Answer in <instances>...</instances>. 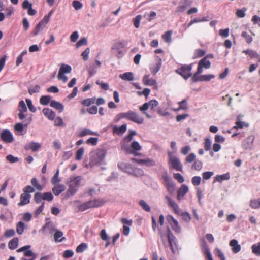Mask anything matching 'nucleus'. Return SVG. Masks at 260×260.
Segmentation results:
<instances>
[{
	"instance_id": "aec40b11",
	"label": "nucleus",
	"mask_w": 260,
	"mask_h": 260,
	"mask_svg": "<svg viewBox=\"0 0 260 260\" xmlns=\"http://www.w3.org/2000/svg\"><path fill=\"white\" fill-rule=\"evenodd\" d=\"M127 130L126 124H124L118 127L117 125H115L113 128V133L114 134H117L118 135H122Z\"/></svg>"
},
{
	"instance_id": "39448f33",
	"label": "nucleus",
	"mask_w": 260,
	"mask_h": 260,
	"mask_svg": "<svg viewBox=\"0 0 260 260\" xmlns=\"http://www.w3.org/2000/svg\"><path fill=\"white\" fill-rule=\"evenodd\" d=\"M169 165L170 169H174L176 171L182 172V165L179 158L173 155L172 152L168 151Z\"/></svg>"
},
{
	"instance_id": "680f3d73",
	"label": "nucleus",
	"mask_w": 260,
	"mask_h": 260,
	"mask_svg": "<svg viewBox=\"0 0 260 260\" xmlns=\"http://www.w3.org/2000/svg\"><path fill=\"white\" fill-rule=\"evenodd\" d=\"M34 200L36 203H40L43 200V194L40 192H37L34 194Z\"/></svg>"
},
{
	"instance_id": "a18cd8bd",
	"label": "nucleus",
	"mask_w": 260,
	"mask_h": 260,
	"mask_svg": "<svg viewBox=\"0 0 260 260\" xmlns=\"http://www.w3.org/2000/svg\"><path fill=\"white\" fill-rule=\"evenodd\" d=\"M199 63L205 69H209L211 67V62L209 60H207L206 58H203L200 60Z\"/></svg>"
},
{
	"instance_id": "412c9836",
	"label": "nucleus",
	"mask_w": 260,
	"mask_h": 260,
	"mask_svg": "<svg viewBox=\"0 0 260 260\" xmlns=\"http://www.w3.org/2000/svg\"><path fill=\"white\" fill-rule=\"evenodd\" d=\"M157 59L158 61L156 64H152L150 68V71L153 75H155L160 70L162 65L161 59L158 56L157 57Z\"/></svg>"
},
{
	"instance_id": "f3484780",
	"label": "nucleus",
	"mask_w": 260,
	"mask_h": 260,
	"mask_svg": "<svg viewBox=\"0 0 260 260\" xmlns=\"http://www.w3.org/2000/svg\"><path fill=\"white\" fill-rule=\"evenodd\" d=\"M118 167L123 172L130 174L132 171L133 166L131 164L121 162L118 164Z\"/></svg>"
},
{
	"instance_id": "bb28decb",
	"label": "nucleus",
	"mask_w": 260,
	"mask_h": 260,
	"mask_svg": "<svg viewBox=\"0 0 260 260\" xmlns=\"http://www.w3.org/2000/svg\"><path fill=\"white\" fill-rule=\"evenodd\" d=\"M63 232L58 230H56L54 234V239L55 242H61L66 240V238L63 237Z\"/></svg>"
},
{
	"instance_id": "72a5a7b5",
	"label": "nucleus",
	"mask_w": 260,
	"mask_h": 260,
	"mask_svg": "<svg viewBox=\"0 0 260 260\" xmlns=\"http://www.w3.org/2000/svg\"><path fill=\"white\" fill-rule=\"evenodd\" d=\"M30 183L34 188L40 191L43 190V186L39 183L37 179L35 177L32 178L31 179Z\"/></svg>"
},
{
	"instance_id": "a878e982",
	"label": "nucleus",
	"mask_w": 260,
	"mask_h": 260,
	"mask_svg": "<svg viewBox=\"0 0 260 260\" xmlns=\"http://www.w3.org/2000/svg\"><path fill=\"white\" fill-rule=\"evenodd\" d=\"M66 189V187L63 184H59L55 185L52 189L53 193L55 196H58Z\"/></svg>"
},
{
	"instance_id": "37998d69",
	"label": "nucleus",
	"mask_w": 260,
	"mask_h": 260,
	"mask_svg": "<svg viewBox=\"0 0 260 260\" xmlns=\"http://www.w3.org/2000/svg\"><path fill=\"white\" fill-rule=\"evenodd\" d=\"M144 171L142 169L140 168H137L134 167L132 169V171L131 172L130 174L133 175L134 176L137 177H140L143 175Z\"/></svg>"
},
{
	"instance_id": "f8f14e48",
	"label": "nucleus",
	"mask_w": 260,
	"mask_h": 260,
	"mask_svg": "<svg viewBox=\"0 0 260 260\" xmlns=\"http://www.w3.org/2000/svg\"><path fill=\"white\" fill-rule=\"evenodd\" d=\"M165 198L167 201L168 206L173 209L174 213L179 215L180 210L177 204L169 196H166Z\"/></svg>"
},
{
	"instance_id": "5701e85b",
	"label": "nucleus",
	"mask_w": 260,
	"mask_h": 260,
	"mask_svg": "<svg viewBox=\"0 0 260 260\" xmlns=\"http://www.w3.org/2000/svg\"><path fill=\"white\" fill-rule=\"evenodd\" d=\"M44 115L50 120H53L55 117V113L51 109L45 108L43 109Z\"/></svg>"
},
{
	"instance_id": "13d9d810",
	"label": "nucleus",
	"mask_w": 260,
	"mask_h": 260,
	"mask_svg": "<svg viewBox=\"0 0 260 260\" xmlns=\"http://www.w3.org/2000/svg\"><path fill=\"white\" fill-rule=\"evenodd\" d=\"M179 107L176 110H186L187 108V101L186 99H183L182 101L178 102Z\"/></svg>"
},
{
	"instance_id": "2f4dec72",
	"label": "nucleus",
	"mask_w": 260,
	"mask_h": 260,
	"mask_svg": "<svg viewBox=\"0 0 260 260\" xmlns=\"http://www.w3.org/2000/svg\"><path fill=\"white\" fill-rule=\"evenodd\" d=\"M50 106L58 110L59 112H62L64 109V106L63 104L55 100H52L50 101Z\"/></svg>"
},
{
	"instance_id": "a19ab883",
	"label": "nucleus",
	"mask_w": 260,
	"mask_h": 260,
	"mask_svg": "<svg viewBox=\"0 0 260 260\" xmlns=\"http://www.w3.org/2000/svg\"><path fill=\"white\" fill-rule=\"evenodd\" d=\"M72 70V68L70 66L63 64L61 66L59 72L62 74L70 73Z\"/></svg>"
},
{
	"instance_id": "09e8293b",
	"label": "nucleus",
	"mask_w": 260,
	"mask_h": 260,
	"mask_svg": "<svg viewBox=\"0 0 260 260\" xmlns=\"http://www.w3.org/2000/svg\"><path fill=\"white\" fill-rule=\"evenodd\" d=\"M139 205L145 211L149 212L151 211V207L144 200H141L139 201Z\"/></svg>"
},
{
	"instance_id": "4be33fe9",
	"label": "nucleus",
	"mask_w": 260,
	"mask_h": 260,
	"mask_svg": "<svg viewBox=\"0 0 260 260\" xmlns=\"http://www.w3.org/2000/svg\"><path fill=\"white\" fill-rule=\"evenodd\" d=\"M31 196L29 194L24 193V192L20 196V201L18 204V206H22L30 203Z\"/></svg>"
},
{
	"instance_id": "79ce46f5",
	"label": "nucleus",
	"mask_w": 260,
	"mask_h": 260,
	"mask_svg": "<svg viewBox=\"0 0 260 260\" xmlns=\"http://www.w3.org/2000/svg\"><path fill=\"white\" fill-rule=\"evenodd\" d=\"M98 135V133L96 132H93L90 129H83L80 131V132L79 134V136L80 137H84L86 135Z\"/></svg>"
},
{
	"instance_id": "7ed1b4c3",
	"label": "nucleus",
	"mask_w": 260,
	"mask_h": 260,
	"mask_svg": "<svg viewBox=\"0 0 260 260\" xmlns=\"http://www.w3.org/2000/svg\"><path fill=\"white\" fill-rule=\"evenodd\" d=\"M82 180L81 176H71L68 181L69 188L67 190V194L69 196L74 195L78 190Z\"/></svg>"
},
{
	"instance_id": "6e6552de",
	"label": "nucleus",
	"mask_w": 260,
	"mask_h": 260,
	"mask_svg": "<svg viewBox=\"0 0 260 260\" xmlns=\"http://www.w3.org/2000/svg\"><path fill=\"white\" fill-rule=\"evenodd\" d=\"M125 44L124 42H118L114 43L112 47V49L116 54L118 58H121L124 55V48Z\"/></svg>"
},
{
	"instance_id": "2eb2a0df",
	"label": "nucleus",
	"mask_w": 260,
	"mask_h": 260,
	"mask_svg": "<svg viewBox=\"0 0 260 260\" xmlns=\"http://www.w3.org/2000/svg\"><path fill=\"white\" fill-rule=\"evenodd\" d=\"M45 19H42L36 26L34 30L32 31V34L34 36H37L39 32L42 31L45 27L46 24L48 23Z\"/></svg>"
},
{
	"instance_id": "0eeeda50",
	"label": "nucleus",
	"mask_w": 260,
	"mask_h": 260,
	"mask_svg": "<svg viewBox=\"0 0 260 260\" xmlns=\"http://www.w3.org/2000/svg\"><path fill=\"white\" fill-rule=\"evenodd\" d=\"M162 179L165 182V186L170 194H173L175 191V184L171 177L168 176L167 172L162 174Z\"/></svg>"
},
{
	"instance_id": "de8ad7c7",
	"label": "nucleus",
	"mask_w": 260,
	"mask_h": 260,
	"mask_svg": "<svg viewBox=\"0 0 260 260\" xmlns=\"http://www.w3.org/2000/svg\"><path fill=\"white\" fill-rule=\"evenodd\" d=\"M51 101V97L49 95H43L40 99V103L42 105H47Z\"/></svg>"
},
{
	"instance_id": "e433bc0d",
	"label": "nucleus",
	"mask_w": 260,
	"mask_h": 260,
	"mask_svg": "<svg viewBox=\"0 0 260 260\" xmlns=\"http://www.w3.org/2000/svg\"><path fill=\"white\" fill-rule=\"evenodd\" d=\"M244 126L248 127V124L246 123L240 121V116L237 117V120L235 122V125L233 127V128L236 129H242Z\"/></svg>"
},
{
	"instance_id": "473e14b6",
	"label": "nucleus",
	"mask_w": 260,
	"mask_h": 260,
	"mask_svg": "<svg viewBox=\"0 0 260 260\" xmlns=\"http://www.w3.org/2000/svg\"><path fill=\"white\" fill-rule=\"evenodd\" d=\"M156 161L152 159L149 158H146L145 159H142L141 165L146 166L147 167H153L156 166Z\"/></svg>"
},
{
	"instance_id": "b1692460",
	"label": "nucleus",
	"mask_w": 260,
	"mask_h": 260,
	"mask_svg": "<svg viewBox=\"0 0 260 260\" xmlns=\"http://www.w3.org/2000/svg\"><path fill=\"white\" fill-rule=\"evenodd\" d=\"M41 145L37 143L32 142L29 143L25 145V149L26 150H28L29 149L31 150L32 151L35 152L39 150L40 148Z\"/></svg>"
},
{
	"instance_id": "ea45409f",
	"label": "nucleus",
	"mask_w": 260,
	"mask_h": 260,
	"mask_svg": "<svg viewBox=\"0 0 260 260\" xmlns=\"http://www.w3.org/2000/svg\"><path fill=\"white\" fill-rule=\"evenodd\" d=\"M136 135V132L134 130H129L128 134L125 136L123 139V141L125 143H128L133 139V136Z\"/></svg>"
},
{
	"instance_id": "338daca9",
	"label": "nucleus",
	"mask_w": 260,
	"mask_h": 260,
	"mask_svg": "<svg viewBox=\"0 0 260 260\" xmlns=\"http://www.w3.org/2000/svg\"><path fill=\"white\" fill-rule=\"evenodd\" d=\"M54 125L56 126H64V124L63 122L62 119L60 117H55L54 118Z\"/></svg>"
},
{
	"instance_id": "e2e57ef3",
	"label": "nucleus",
	"mask_w": 260,
	"mask_h": 260,
	"mask_svg": "<svg viewBox=\"0 0 260 260\" xmlns=\"http://www.w3.org/2000/svg\"><path fill=\"white\" fill-rule=\"evenodd\" d=\"M205 54V51L201 49H198L195 50V52L193 54V58H197L199 57H201L204 55Z\"/></svg>"
},
{
	"instance_id": "6ab92c4d",
	"label": "nucleus",
	"mask_w": 260,
	"mask_h": 260,
	"mask_svg": "<svg viewBox=\"0 0 260 260\" xmlns=\"http://www.w3.org/2000/svg\"><path fill=\"white\" fill-rule=\"evenodd\" d=\"M188 191V186L185 184L182 185L177 191V199L179 201L183 200L184 196L187 193Z\"/></svg>"
},
{
	"instance_id": "20e7f679",
	"label": "nucleus",
	"mask_w": 260,
	"mask_h": 260,
	"mask_svg": "<svg viewBox=\"0 0 260 260\" xmlns=\"http://www.w3.org/2000/svg\"><path fill=\"white\" fill-rule=\"evenodd\" d=\"M160 237L162 242L165 243V240L167 239L168 240L170 248L173 253L175 252V248L177 247V239L173 235L169 228L167 229V233H164L160 232Z\"/></svg>"
},
{
	"instance_id": "4468645a",
	"label": "nucleus",
	"mask_w": 260,
	"mask_h": 260,
	"mask_svg": "<svg viewBox=\"0 0 260 260\" xmlns=\"http://www.w3.org/2000/svg\"><path fill=\"white\" fill-rule=\"evenodd\" d=\"M101 66V62L99 60H96L94 63L89 64L87 67V69L90 76L91 77L94 75L97 72L98 69L100 68Z\"/></svg>"
},
{
	"instance_id": "9b49d317",
	"label": "nucleus",
	"mask_w": 260,
	"mask_h": 260,
	"mask_svg": "<svg viewBox=\"0 0 260 260\" xmlns=\"http://www.w3.org/2000/svg\"><path fill=\"white\" fill-rule=\"evenodd\" d=\"M1 139L6 143L13 142L14 137L11 132L8 129H4L1 133Z\"/></svg>"
},
{
	"instance_id": "bf43d9fd",
	"label": "nucleus",
	"mask_w": 260,
	"mask_h": 260,
	"mask_svg": "<svg viewBox=\"0 0 260 260\" xmlns=\"http://www.w3.org/2000/svg\"><path fill=\"white\" fill-rule=\"evenodd\" d=\"M87 248V244L85 243H82L77 246L76 251L77 253H81L85 251Z\"/></svg>"
},
{
	"instance_id": "ddd939ff",
	"label": "nucleus",
	"mask_w": 260,
	"mask_h": 260,
	"mask_svg": "<svg viewBox=\"0 0 260 260\" xmlns=\"http://www.w3.org/2000/svg\"><path fill=\"white\" fill-rule=\"evenodd\" d=\"M32 121L31 115L28 116V117L24 121V124H23L21 123H17L14 126V129L18 133H20L22 134V132L23 131L24 126L27 127V126L31 123Z\"/></svg>"
},
{
	"instance_id": "0e129e2a",
	"label": "nucleus",
	"mask_w": 260,
	"mask_h": 260,
	"mask_svg": "<svg viewBox=\"0 0 260 260\" xmlns=\"http://www.w3.org/2000/svg\"><path fill=\"white\" fill-rule=\"evenodd\" d=\"M95 99L94 98L86 99L82 101V104L86 106H89L90 105L94 103Z\"/></svg>"
},
{
	"instance_id": "c03bdc74",
	"label": "nucleus",
	"mask_w": 260,
	"mask_h": 260,
	"mask_svg": "<svg viewBox=\"0 0 260 260\" xmlns=\"http://www.w3.org/2000/svg\"><path fill=\"white\" fill-rule=\"evenodd\" d=\"M59 174V169H57L56 171V172L55 173L54 175H53V177L52 178L51 180V182L52 184L55 185L57 183L60 182V179L59 178L58 176Z\"/></svg>"
},
{
	"instance_id": "7c9ffc66",
	"label": "nucleus",
	"mask_w": 260,
	"mask_h": 260,
	"mask_svg": "<svg viewBox=\"0 0 260 260\" xmlns=\"http://www.w3.org/2000/svg\"><path fill=\"white\" fill-rule=\"evenodd\" d=\"M119 77L123 80L132 81L134 79V75L133 72H125L119 75Z\"/></svg>"
},
{
	"instance_id": "774afa93",
	"label": "nucleus",
	"mask_w": 260,
	"mask_h": 260,
	"mask_svg": "<svg viewBox=\"0 0 260 260\" xmlns=\"http://www.w3.org/2000/svg\"><path fill=\"white\" fill-rule=\"evenodd\" d=\"M44 200L51 201L53 199V196L50 192H44L42 193Z\"/></svg>"
},
{
	"instance_id": "1a4fd4ad",
	"label": "nucleus",
	"mask_w": 260,
	"mask_h": 260,
	"mask_svg": "<svg viewBox=\"0 0 260 260\" xmlns=\"http://www.w3.org/2000/svg\"><path fill=\"white\" fill-rule=\"evenodd\" d=\"M30 245L24 246L17 250V252H23V255L27 257H29L28 259L35 260L37 258V255L36 253L30 249Z\"/></svg>"
},
{
	"instance_id": "c85d7f7f",
	"label": "nucleus",
	"mask_w": 260,
	"mask_h": 260,
	"mask_svg": "<svg viewBox=\"0 0 260 260\" xmlns=\"http://www.w3.org/2000/svg\"><path fill=\"white\" fill-rule=\"evenodd\" d=\"M143 82L145 85L147 86H154L157 84L156 80L149 78V75H145L143 77Z\"/></svg>"
},
{
	"instance_id": "4d7b16f0",
	"label": "nucleus",
	"mask_w": 260,
	"mask_h": 260,
	"mask_svg": "<svg viewBox=\"0 0 260 260\" xmlns=\"http://www.w3.org/2000/svg\"><path fill=\"white\" fill-rule=\"evenodd\" d=\"M172 32L171 30H169L166 32L162 36V37L165 42L170 43L171 41V36Z\"/></svg>"
},
{
	"instance_id": "f704fd0d",
	"label": "nucleus",
	"mask_w": 260,
	"mask_h": 260,
	"mask_svg": "<svg viewBox=\"0 0 260 260\" xmlns=\"http://www.w3.org/2000/svg\"><path fill=\"white\" fill-rule=\"evenodd\" d=\"M149 108V106L148 102H146L143 104L142 106L139 108V110L147 117V118L150 119L152 118V116L148 113L147 110Z\"/></svg>"
},
{
	"instance_id": "864d4df0",
	"label": "nucleus",
	"mask_w": 260,
	"mask_h": 260,
	"mask_svg": "<svg viewBox=\"0 0 260 260\" xmlns=\"http://www.w3.org/2000/svg\"><path fill=\"white\" fill-rule=\"evenodd\" d=\"M40 87L39 85H32L30 86L28 88V93L32 95V94L35 93H38L40 91Z\"/></svg>"
},
{
	"instance_id": "603ef678",
	"label": "nucleus",
	"mask_w": 260,
	"mask_h": 260,
	"mask_svg": "<svg viewBox=\"0 0 260 260\" xmlns=\"http://www.w3.org/2000/svg\"><path fill=\"white\" fill-rule=\"evenodd\" d=\"M203 66H202L200 64L198 63V69L197 72L194 74L193 76H192L191 78V80L192 82L194 81V80L198 79L199 78V75L201 74L203 71Z\"/></svg>"
},
{
	"instance_id": "423d86ee",
	"label": "nucleus",
	"mask_w": 260,
	"mask_h": 260,
	"mask_svg": "<svg viewBox=\"0 0 260 260\" xmlns=\"http://www.w3.org/2000/svg\"><path fill=\"white\" fill-rule=\"evenodd\" d=\"M192 64L182 65L181 67L176 70V72L180 75L184 79L187 80L191 76V71L192 70Z\"/></svg>"
},
{
	"instance_id": "cd10ccee",
	"label": "nucleus",
	"mask_w": 260,
	"mask_h": 260,
	"mask_svg": "<svg viewBox=\"0 0 260 260\" xmlns=\"http://www.w3.org/2000/svg\"><path fill=\"white\" fill-rule=\"evenodd\" d=\"M214 78L215 76L212 74L203 75L199 76L198 79L194 80L193 82H197L199 81H209Z\"/></svg>"
},
{
	"instance_id": "393cba45",
	"label": "nucleus",
	"mask_w": 260,
	"mask_h": 260,
	"mask_svg": "<svg viewBox=\"0 0 260 260\" xmlns=\"http://www.w3.org/2000/svg\"><path fill=\"white\" fill-rule=\"evenodd\" d=\"M230 246L232 247V250L235 253H237L241 250V246L238 244L237 240H232L230 242Z\"/></svg>"
},
{
	"instance_id": "8fccbe9b",
	"label": "nucleus",
	"mask_w": 260,
	"mask_h": 260,
	"mask_svg": "<svg viewBox=\"0 0 260 260\" xmlns=\"http://www.w3.org/2000/svg\"><path fill=\"white\" fill-rule=\"evenodd\" d=\"M25 225L22 221H19L17 224L16 231L19 235H21L24 232Z\"/></svg>"
},
{
	"instance_id": "a211bd4d",
	"label": "nucleus",
	"mask_w": 260,
	"mask_h": 260,
	"mask_svg": "<svg viewBox=\"0 0 260 260\" xmlns=\"http://www.w3.org/2000/svg\"><path fill=\"white\" fill-rule=\"evenodd\" d=\"M41 230L44 232L48 231L49 234H51L57 229L52 221H48L43 226Z\"/></svg>"
},
{
	"instance_id": "49530a36",
	"label": "nucleus",
	"mask_w": 260,
	"mask_h": 260,
	"mask_svg": "<svg viewBox=\"0 0 260 260\" xmlns=\"http://www.w3.org/2000/svg\"><path fill=\"white\" fill-rule=\"evenodd\" d=\"M252 252L256 255L260 256V242L257 244H254L251 246Z\"/></svg>"
},
{
	"instance_id": "c756f323",
	"label": "nucleus",
	"mask_w": 260,
	"mask_h": 260,
	"mask_svg": "<svg viewBox=\"0 0 260 260\" xmlns=\"http://www.w3.org/2000/svg\"><path fill=\"white\" fill-rule=\"evenodd\" d=\"M242 52L245 53L246 55H248L251 58H257L258 62H260V55L258 54L256 51L250 49H248L243 50Z\"/></svg>"
},
{
	"instance_id": "f257e3e1",
	"label": "nucleus",
	"mask_w": 260,
	"mask_h": 260,
	"mask_svg": "<svg viewBox=\"0 0 260 260\" xmlns=\"http://www.w3.org/2000/svg\"><path fill=\"white\" fill-rule=\"evenodd\" d=\"M124 118L132 121L139 124L144 122V118L133 111H128L126 112H122L116 115L114 118L115 122H119L121 119Z\"/></svg>"
},
{
	"instance_id": "f03ea898",
	"label": "nucleus",
	"mask_w": 260,
	"mask_h": 260,
	"mask_svg": "<svg viewBox=\"0 0 260 260\" xmlns=\"http://www.w3.org/2000/svg\"><path fill=\"white\" fill-rule=\"evenodd\" d=\"M107 154V151L105 149H97L92 151L90 153V160L88 165H86L87 168L92 167L94 166L102 165Z\"/></svg>"
},
{
	"instance_id": "4c0bfd02",
	"label": "nucleus",
	"mask_w": 260,
	"mask_h": 260,
	"mask_svg": "<svg viewBox=\"0 0 260 260\" xmlns=\"http://www.w3.org/2000/svg\"><path fill=\"white\" fill-rule=\"evenodd\" d=\"M19 239L17 237H15L11 240L8 243V247L11 250L15 249L18 245Z\"/></svg>"
},
{
	"instance_id": "3c124183",
	"label": "nucleus",
	"mask_w": 260,
	"mask_h": 260,
	"mask_svg": "<svg viewBox=\"0 0 260 260\" xmlns=\"http://www.w3.org/2000/svg\"><path fill=\"white\" fill-rule=\"evenodd\" d=\"M18 111L19 112H26L27 111V107L23 100L19 102Z\"/></svg>"
},
{
	"instance_id": "58836bf2",
	"label": "nucleus",
	"mask_w": 260,
	"mask_h": 260,
	"mask_svg": "<svg viewBox=\"0 0 260 260\" xmlns=\"http://www.w3.org/2000/svg\"><path fill=\"white\" fill-rule=\"evenodd\" d=\"M230 176L229 173H226L220 175H217L214 179V182H222L223 180H228L230 179Z\"/></svg>"
},
{
	"instance_id": "052dcab7",
	"label": "nucleus",
	"mask_w": 260,
	"mask_h": 260,
	"mask_svg": "<svg viewBox=\"0 0 260 260\" xmlns=\"http://www.w3.org/2000/svg\"><path fill=\"white\" fill-rule=\"evenodd\" d=\"M142 18L141 15H138L133 19V22L136 28H138L140 26V21Z\"/></svg>"
},
{
	"instance_id": "69168bd1",
	"label": "nucleus",
	"mask_w": 260,
	"mask_h": 260,
	"mask_svg": "<svg viewBox=\"0 0 260 260\" xmlns=\"http://www.w3.org/2000/svg\"><path fill=\"white\" fill-rule=\"evenodd\" d=\"M246 8H243L241 9H238L237 10L236 14L239 18H243L245 16V12L246 11Z\"/></svg>"
},
{
	"instance_id": "6e6d98bb",
	"label": "nucleus",
	"mask_w": 260,
	"mask_h": 260,
	"mask_svg": "<svg viewBox=\"0 0 260 260\" xmlns=\"http://www.w3.org/2000/svg\"><path fill=\"white\" fill-rule=\"evenodd\" d=\"M204 252L207 258V260H213L212 255L205 242L204 243Z\"/></svg>"
},
{
	"instance_id": "c9c22d12",
	"label": "nucleus",
	"mask_w": 260,
	"mask_h": 260,
	"mask_svg": "<svg viewBox=\"0 0 260 260\" xmlns=\"http://www.w3.org/2000/svg\"><path fill=\"white\" fill-rule=\"evenodd\" d=\"M89 208H95L100 207L103 205V202L99 200H93L87 202Z\"/></svg>"
},
{
	"instance_id": "9d476101",
	"label": "nucleus",
	"mask_w": 260,
	"mask_h": 260,
	"mask_svg": "<svg viewBox=\"0 0 260 260\" xmlns=\"http://www.w3.org/2000/svg\"><path fill=\"white\" fill-rule=\"evenodd\" d=\"M167 220L169 224L171 226L172 230L177 233H180L181 228L179 225L178 222L172 215H169L167 216Z\"/></svg>"
},
{
	"instance_id": "5fc2aeb1",
	"label": "nucleus",
	"mask_w": 260,
	"mask_h": 260,
	"mask_svg": "<svg viewBox=\"0 0 260 260\" xmlns=\"http://www.w3.org/2000/svg\"><path fill=\"white\" fill-rule=\"evenodd\" d=\"M203 167V162L199 160H196L194 161L192 166V169H193L197 171H200L201 170Z\"/></svg>"
},
{
	"instance_id": "dca6fc26",
	"label": "nucleus",
	"mask_w": 260,
	"mask_h": 260,
	"mask_svg": "<svg viewBox=\"0 0 260 260\" xmlns=\"http://www.w3.org/2000/svg\"><path fill=\"white\" fill-rule=\"evenodd\" d=\"M254 140V136L250 135L242 141V146L245 149H251L252 148L253 143Z\"/></svg>"
}]
</instances>
